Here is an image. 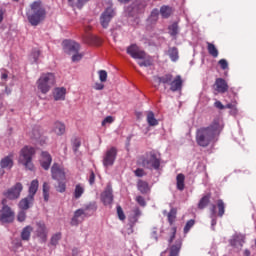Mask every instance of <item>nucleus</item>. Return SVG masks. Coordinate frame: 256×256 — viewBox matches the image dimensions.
<instances>
[{
	"instance_id": "nucleus-1",
	"label": "nucleus",
	"mask_w": 256,
	"mask_h": 256,
	"mask_svg": "<svg viewBox=\"0 0 256 256\" xmlns=\"http://www.w3.org/2000/svg\"><path fill=\"white\" fill-rule=\"evenodd\" d=\"M223 131V120L216 118L209 127L200 128L196 134V141L200 147H207L215 137Z\"/></svg>"
},
{
	"instance_id": "nucleus-2",
	"label": "nucleus",
	"mask_w": 256,
	"mask_h": 256,
	"mask_svg": "<svg viewBox=\"0 0 256 256\" xmlns=\"http://www.w3.org/2000/svg\"><path fill=\"white\" fill-rule=\"evenodd\" d=\"M45 17H47V11L45 10L43 3L40 0L33 2L30 5V10L27 12L29 23L33 27H37L39 23L45 21Z\"/></svg>"
},
{
	"instance_id": "nucleus-3",
	"label": "nucleus",
	"mask_w": 256,
	"mask_h": 256,
	"mask_svg": "<svg viewBox=\"0 0 256 256\" xmlns=\"http://www.w3.org/2000/svg\"><path fill=\"white\" fill-rule=\"evenodd\" d=\"M37 153V149L33 146L26 145L21 148L18 156V164L22 165L26 171H35V164H33V157Z\"/></svg>"
},
{
	"instance_id": "nucleus-4",
	"label": "nucleus",
	"mask_w": 256,
	"mask_h": 256,
	"mask_svg": "<svg viewBox=\"0 0 256 256\" xmlns=\"http://www.w3.org/2000/svg\"><path fill=\"white\" fill-rule=\"evenodd\" d=\"M155 83H163V85H169L171 91H181V87H183V80L178 75L173 78L171 74H165L161 77L154 78Z\"/></svg>"
},
{
	"instance_id": "nucleus-5",
	"label": "nucleus",
	"mask_w": 256,
	"mask_h": 256,
	"mask_svg": "<svg viewBox=\"0 0 256 256\" xmlns=\"http://www.w3.org/2000/svg\"><path fill=\"white\" fill-rule=\"evenodd\" d=\"M38 91L42 92L43 95H47L51 91L53 85H55V74L43 73L36 82Z\"/></svg>"
},
{
	"instance_id": "nucleus-6",
	"label": "nucleus",
	"mask_w": 256,
	"mask_h": 256,
	"mask_svg": "<svg viewBox=\"0 0 256 256\" xmlns=\"http://www.w3.org/2000/svg\"><path fill=\"white\" fill-rule=\"evenodd\" d=\"M3 207L0 210V222L1 223H13L15 220V212L11 207L5 205V200L2 201Z\"/></svg>"
},
{
	"instance_id": "nucleus-7",
	"label": "nucleus",
	"mask_w": 256,
	"mask_h": 256,
	"mask_svg": "<svg viewBox=\"0 0 256 256\" xmlns=\"http://www.w3.org/2000/svg\"><path fill=\"white\" fill-rule=\"evenodd\" d=\"M142 165L146 167V169H158L161 165V161L157 158L155 153L150 152L146 155V158L142 160Z\"/></svg>"
},
{
	"instance_id": "nucleus-8",
	"label": "nucleus",
	"mask_w": 256,
	"mask_h": 256,
	"mask_svg": "<svg viewBox=\"0 0 256 256\" xmlns=\"http://www.w3.org/2000/svg\"><path fill=\"white\" fill-rule=\"evenodd\" d=\"M115 159H117V148L111 147L108 149L103 156V166L107 169V167H113L115 163Z\"/></svg>"
},
{
	"instance_id": "nucleus-9",
	"label": "nucleus",
	"mask_w": 256,
	"mask_h": 256,
	"mask_svg": "<svg viewBox=\"0 0 256 256\" xmlns=\"http://www.w3.org/2000/svg\"><path fill=\"white\" fill-rule=\"evenodd\" d=\"M21 191H23V184L16 183L13 187L4 192L6 199L15 200L21 197Z\"/></svg>"
},
{
	"instance_id": "nucleus-10",
	"label": "nucleus",
	"mask_w": 256,
	"mask_h": 256,
	"mask_svg": "<svg viewBox=\"0 0 256 256\" xmlns=\"http://www.w3.org/2000/svg\"><path fill=\"white\" fill-rule=\"evenodd\" d=\"M146 4L145 2L138 0L132 4L129 8H127V13L130 17H136L140 13L145 11Z\"/></svg>"
},
{
	"instance_id": "nucleus-11",
	"label": "nucleus",
	"mask_w": 256,
	"mask_h": 256,
	"mask_svg": "<svg viewBox=\"0 0 256 256\" xmlns=\"http://www.w3.org/2000/svg\"><path fill=\"white\" fill-rule=\"evenodd\" d=\"M113 17H115V10H113V7L106 8L100 17V23L104 29L109 27V23H111V19H113Z\"/></svg>"
},
{
	"instance_id": "nucleus-12",
	"label": "nucleus",
	"mask_w": 256,
	"mask_h": 256,
	"mask_svg": "<svg viewBox=\"0 0 256 256\" xmlns=\"http://www.w3.org/2000/svg\"><path fill=\"white\" fill-rule=\"evenodd\" d=\"M52 178L56 181H65V168L59 164H53L51 168Z\"/></svg>"
},
{
	"instance_id": "nucleus-13",
	"label": "nucleus",
	"mask_w": 256,
	"mask_h": 256,
	"mask_svg": "<svg viewBox=\"0 0 256 256\" xmlns=\"http://www.w3.org/2000/svg\"><path fill=\"white\" fill-rule=\"evenodd\" d=\"M128 55H131L133 59H145L147 54L145 51L139 49V46L132 44L127 48Z\"/></svg>"
},
{
	"instance_id": "nucleus-14",
	"label": "nucleus",
	"mask_w": 256,
	"mask_h": 256,
	"mask_svg": "<svg viewBox=\"0 0 256 256\" xmlns=\"http://www.w3.org/2000/svg\"><path fill=\"white\" fill-rule=\"evenodd\" d=\"M39 161L42 169H45V171H47L51 167L53 158L51 157V154H49V152L43 151L41 152Z\"/></svg>"
},
{
	"instance_id": "nucleus-15",
	"label": "nucleus",
	"mask_w": 256,
	"mask_h": 256,
	"mask_svg": "<svg viewBox=\"0 0 256 256\" xmlns=\"http://www.w3.org/2000/svg\"><path fill=\"white\" fill-rule=\"evenodd\" d=\"M62 45L64 50L70 53H77L81 49V45L73 40H64Z\"/></svg>"
},
{
	"instance_id": "nucleus-16",
	"label": "nucleus",
	"mask_w": 256,
	"mask_h": 256,
	"mask_svg": "<svg viewBox=\"0 0 256 256\" xmlns=\"http://www.w3.org/2000/svg\"><path fill=\"white\" fill-rule=\"evenodd\" d=\"M101 201L104 205H111L113 203V189L107 186L101 194Z\"/></svg>"
},
{
	"instance_id": "nucleus-17",
	"label": "nucleus",
	"mask_w": 256,
	"mask_h": 256,
	"mask_svg": "<svg viewBox=\"0 0 256 256\" xmlns=\"http://www.w3.org/2000/svg\"><path fill=\"white\" fill-rule=\"evenodd\" d=\"M31 139L35 145H46L47 144V137L41 135V132L38 130H33Z\"/></svg>"
},
{
	"instance_id": "nucleus-18",
	"label": "nucleus",
	"mask_w": 256,
	"mask_h": 256,
	"mask_svg": "<svg viewBox=\"0 0 256 256\" xmlns=\"http://www.w3.org/2000/svg\"><path fill=\"white\" fill-rule=\"evenodd\" d=\"M83 42L86 43V45H101V38L93 35L86 33L83 37Z\"/></svg>"
},
{
	"instance_id": "nucleus-19",
	"label": "nucleus",
	"mask_w": 256,
	"mask_h": 256,
	"mask_svg": "<svg viewBox=\"0 0 256 256\" xmlns=\"http://www.w3.org/2000/svg\"><path fill=\"white\" fill-rule=\"evenodd\" d=\"M65 131H66L65 123L61 121L54 122L52 126V133H54L58 137H61V135H65Z\"/></svg>"
},
{
	"instance_id": "nucleus-20",
	"label": "nucleus",
	"mask_w": 256,
	"mask_h": 256,
	"mask_svg": "<svg viewBox=\"0 0 256 256\" xmlns=\"http://www.w3.org/2000/svg\"><path fill=\"white\" fill-rule=\"evenodd\" d=\"M214 87H215V91H217V93H226V91H228V89H229L227 82L222 78L216 79Z\"/></svg>"
},
{
	"instance_id": "nucleus-21",
	"label": "nucleus",
	"mask_w": 256,
	"mask_h": 256,
	"mask_svg": "<svg viewBox=\"0 0 256 256\" xmlns=\"http://www.w3.org/2000/svg\"><path fill=\"white\" fill-rule=\"evenodd\" d=\"M66 95H67V88L65 87H57L53 91V97L55 101H65Z\"/></svg>"
},
{
	"instance_id": "nucleus-22",
	"label": "nucleus",
	"mask_w": 256,
	"mask_h": 256,
	"mask_svg": "<svg viewBox=\"0 0 256 256\" xmlns=\"http://www.w3.org/2000/svg\"><path fill=\"white\" fill-rule=\"evenodd\" d=\"M243 243H245V236L241 234L234 235L233 238L230 240V245H232V247H235L236 249H241V247H243Z\"/></svg>"
},
{
	"instance_id": "nucleus-23",
	"label": "nucleus",
	"mask_w": 256,
	"mask_h": 256,
	"mask_svg": "<svg viewBox=\"0 0 256 256\" xmlns=\"http://www.w3.org/2000/svg\"><path fill=\"white\" fill-rule=\"evenodd\" d=\"M13 153L9 154L8 156L4 157L0 161L1 169H12L13 168Z\"/></svg>"
},
{
	"instance_id": "nucleus-24",
	"label": "nucleus",
	"mask_w": 256,
	"mask_h": 256,
	"mask_svg": "<svg viewBox=\"0 0 256 256\" xmlns=\"http://www.w3.org/2000/svg\"><path fill=\"white\" fill-rule=\"evenodd\" d=\"M36 233L42 241H47V228L45 227V223L43 222L37 223Z\"/></svg>"
},
{
	"instance_id": "nucleus-25",
	"label": "nucleus",
	"mask_w": 256,
	"mask_h": 256,
	"mask_svg": "<svg viewBox=\"0 0 256 256\" xmlns=\"http://www.w3.org/2000/svg\"><path fill=\"white\" fill-rule=\"evenodd\" d=\"M33 201H35V198L31 195H28L26 198L22 199L19 202V207L23 211H27V209H29V207H31V205H33Z\"/></svg>"
},
{
	"instance_id": "nucleus-26",
	"label": "nucleus",
	"mask_w": 256,
	"mask_h": 256,
	"mask_svg": "<svg viewBox=\"0 0 256 256\" xmlns=\"http://www.w3.org/2000/svg\"><path fill=\"white\" fill-rule=\"evenodd\" d=\"M83 219H85V210L83 209H78L75 213H74V217L72 218V225H79V223H81V221H83Z\"/></svg>"
},
{
	"instance_id": "nucleus-27",
	"label": "nucleus",
	"mask_w": 256,
	"mask_h": 256,
	"mask_svg": "<svg viewBox=\"0 0 256 256\" xmlns=\"http://www.w3.org/2000/svg\"><path fill=\"white\" fill-rule=\"evenodd\" d=\"M83 193H85V185L77 184L74 189V197L76 199H81V197L83 196Z\"/></svg>"
},
{
	"instance_id": "nucleus-28",
	"label": "nucleus",
	"mask_w": 256,
	"mask_h": 256,
	"mask_svg": "<svg viewBox=\"0 0 256 256\" xmlns=\"http://www.w3.org/2000/svg\"><path fill=\"white\" fill-rule=\"evenodd\" d=\"M39 189V180H33L31 183H30V186H29V194L28 195H31V197H35V194L37 193Z\"/></svg>"
},
{
	"instance_id": "nucleus-29",
	"label": "nucleus",
	"mask_w": 256,
	"mask_h": 256,
	"mask_svg": "<svg viewBox=\"0 0 256 256\" xmlns=\"http://www.w3.org/2000/svg\"><path fill=\"white\" fill-rule=\"evenodd\" d=\"M207 49H208V53H209V55H211V57H214V58L219 57V50L217 49V47L214 46L213 43L207 42Z\"/></svg>"
},
{
	"instance_id": "nucleus-30",
	"label": "nucleus",
	"mask_w": 256,
	"mask_h": 256,
	"mask_svg": "<svg viewBox=\"0 0 256 256\" xmlns=\"http://www.w3.org/2000/svg\"><path fill=\"white\" fill-rule=\"evenodd\" d=\"M147 123L150 127H157V125H159V121L155 119V114L153 112L147 113Z\"/></svg>"
},
{
	"instance_id": "nucleus-31",
	"label": "nucleus",
	"mask_w": 256,
	"mask_h": 256,
	"mask_svg": "<svg viewBox=\"0 0 256 256\" xmlns=\"http://www.w3.org/2000/svg\"><path fill=\"white\" fill-rule=\"evenodd\" d=\"M33 231V227L31 226H26L21 233V237L23 241H29L31 237V232Z\"/></svg>"
},
{
	"instance_id": "nucleus-32",
	"label": "nucleus",
	"mask_w": 256,
	"mask_h": 256,
	"mask_svg": "<svg viewBox=\"0 0 256 256\" xmlns=\"http://www.w3.org/2000/svg\"><path fill=\"white\" fill-rule=\"evenodd\" d=\"M181 240H178L175 245L170 249V256H179V251H181Z\"/></svg>"
},
{
	"instance_id": "nucleus-33",
	"label": "nucleus",
	"mask_w": 256,
	"mask_h": 256,
	"mask_svg": "<svg viewBox=\"0 0 256 256\" xmlns=\"http://www.w3.org/2000/svg\"><path fill=\"white\" fill-rule=\"evenodd\" d=\"M176 181H177V189H179V191H183L185 189V175L178 174L176 177Z\"/></svg>"
},
{
	"instance_id": "nucleus-34",
	"label": "nucleus",
	"mask_w": 256,
	"mask_h": 256,
	"mask_svg": "<svg viewBox=\"0 0 256 256\" xmlns=\"http://www.w3.org/2000/svg\"><path fill=\"white\" fill-rule=\"evenodd\" d=\"M211 214H210V218L212 219L211 225H212V229H215V225H217V206L213 205L211 208Z\"/></svg>"
},
{
	"instance_id": "nucleus-35",
	"label": "nucleus",
	"mask_w": 256,
	"mask_h": 256,
	"mask_svg": "<svg viewBox=\"0 0 256 256\" xmlns=\"http://www.w3.org/2000/svg\"><path fill=\"white\" fill-rule=\"evenodd\" d=\"M168 55L171 59V61H178L179 59V50H177V48L172 47L168 50Z\"/></svg>"
},
{
	"instance_id": "nucleus-36",
	"label": "nucleus",
	"mask_w": 256,
	"mask_h": 256,
	"mask_svg": "<svg viewBox=\"0 0 256 256\" xmlns=\"http://www.w3.org/2000/svg\"><path fill=\"white\" fill-rule=\"evenodd\" d=\"M138 190L142 193H147L149 191V183L143 180H139L137 184Z\"/></svg>"
},
{
	"instance_id": "nucleus-37",
	"label": "nucleus",
	"mask_w": 256,
	"mask_h": 256,
	"mask_svg": "<svg viewBox=\"0 0 256 256\" xmlns=\"http://www.w3.org/2000/svg\"><path fill=\"white\" fill-rule=\"evenodd\" d=\"M171 13H173V10L169 6H162L160 9V14L165 19H167V17H169L171 15Z\"/></svg>"
},
{
	"instance_id": "nucleus-38",
	"label": "nucleus",
	"mask_w": 256,
	"mask_h": 256,
	"mask_svg": "<svg viewBox=\"0 0 256 256\" xmlns=\"http://www.w3.org/2000/svg\"><path fill=\"white\" fill-rule=\"evenodd\" d=\"M176 218H177V210L175 208H172L168 213V221L170 225H173V223H175Z\"/></svg>"
},
{
	"instance_id": "nucleus-39",
	"label": "nucleus",
	"mask_w": 256,
	"mask_h": 256,
	"mask_svg": "<svg viewBox=\"0 0 256 256\" xmlns=\"http://www.w3.org/2000/svg\"><path fill=\"white\" fill-rule=\"evenodd\" d=\"M168 30H169V34L172 37H175L179 33V26L177 25V23H173L168 27Z\"/></svg>"
},
{
	"instance_id": "nucleus-40",
	"label": "nucleus",
	"mask_w": 256,
	"mask_h": 256,
	"mask_svg": "<svg viewBox=\"0 0 256 256\" xmlns=\"http://www.w3.org/2000/svg\"><path fill=\"white\" fill-rule=\"evenodd\" d=\"M51 187L49 186V183L44 182L43 184V197H44V201H49V191H50Z\"/></svg>"
},
{
	"instance_id": "nucleus-41",
	"label": "nucleus",
	"mask_w": 256,
	"mask_h": 256,
	"mask_svg": "<svg viewBox=\"0 0 256 256\" xmlns=\"http://www.w3.org/2000/svg\"><path fill=\"white\" fill-rule=\"evenodd\" d=\"M40 55H41V52L39 50L37 49L33 50L32 53L30 54V61L32 63H37Z\"/></svg>"
},
{
	"instance_id": "nucleus-42",
	"label": "nucleus",
	"mask_w": 256,
	"mask_h": 256,
	"mask_svg": "<svg viewBox=\"0 0 256 256\" xmlns=\"http://www.w3.org/2000/svg\"><path fill=\"white\" fill-rule=\"evenodd\" d=\"M217 207L219 209V212H218L219 217H223V215H225V203L223 202V200L217 201Z\"/></svg>"
},
{
	"instance_id": "nucleus-43",
	"label": "nucleus",
	"mask_w": 256,
	"mask_h": 256,
	"mask_svg": "<svg viewBox=\"0 0 256 256\" xmlns=\"http://www.w3.org/2000/svg\"><path fill=\"white\" fill-rule=\"evenodd\" d=\"M209 204V196H204L198 203L199 209H205L206 205Z\"/></svg>"
},
{
	"instance_id": "nucleus-44",
	"label": "nucleus",
	"mask_w": 256,
	"mask_h": 256,
	"mask_svg": "<svg viewBox=\"0 0 256 256\" xmlns=\"http://www.w3.org/2000/svg\"><path fill=\"white\" fill-rule=\"evenodd\" d=\"M58 186L56 187V190L58 193H65L67 186L65 185V181H58Z\"/></svg>"
},
{
	"instance_id": "nucleus-45",
	"label": "nucleus",
	"mask_w": 256,
	"mask_h": 256,
	"mask_svg": "<svg viewBox=\"0 0 256 256\" xmlns=\"http://www.w3.org/2000/svg\"><path fill=\"white\" fill-rule=\"evenodd\" d=\"M88 3L89 0H77V2L74 4V7H76V9H83V7H85V5Z\"/></svg>"
},
{
	"instance_id": "nucleus-46",
	"label": "nucleus",
	"mask_w": 256,
	"mask_h": 256,
	"mask_svg": "<svg viewBox=\"0 0 256 256\" xmlns=\"http://www.w3.org/2000/svg\"><path fill=\"white\" fill-rule=\"evenodd\" d=\"M115 121V117L113 116H107L106 118H104V120L102 121V127H105L107 125H111V123H113Z\"/></svg>"
},
{
	"instance_id": "nucleus-47",
	"label": "nucleus",
	"mask_w": 256,
	"mask_h": 256,
	"mask_svg": "<svg viewBox=\"0 0 256 256\" xmlns=\"http://www.w3.org/2000/svg\"><path fill=\"white\" fill-rule=\"evenodd\" d=\"M61 241V233H56L51 238V245H57Z\"/></svg>"
},
{
	"instance_id": "nucleus-48",
	"label": "nucleus",
	"mask_w": 256,
	"mask_h": 256,
	"mask_svg": "<svg viewBox=\"0 0 256 256\" xmlns=\"http://www.w3.org/2000/svg\"><path fill=\"white\" fill-rule=\"evenodd\" d=\"M98 75H99V80L101 81V83H105V81H107V71L100 70V71H98Z\"/></svg>"
},
{
	"instance_id": "nucleus-49",
	"label": "nucleus",
	"mask_w": 256,
	"mask_h": 256,
	"mask_svg": "<svg viewBox=\"0 0 256 256\" xmlns=\"http://www.w3.org/2000/svg\"><path fill=\"white\" fill-rule=\"evenodd\" d=\"M25 219H27V214L25 213V210H21V211L18 213L17 220H18L20 223H23V221H25Z\"/></svg>"
},
{
	"instance_id": "nucleus-50",
	"label": "nucleus",
	"mask_w": 256,
	"mask_h": 256,
	"mask_svg": "<svg viewBox=\"0 0 256 256\" xmlns=\"http://www.w3.org/2000/svg\"><path fill=\"white\" fill-rule=\"evenodd\" d=\"M193 225H195V220H189L184 227V233L191 231V228L193 227Z\"/></svg>"
},
{
	"instance_id": "nucleus-51",
	"label": "nucleus",
	"mask_w": 256,
	"mask_h": 256,
	"mask_svg": "<svg viewBox=\"0 0 256 256\" xmlns=\"http://www.w3.org/2000/svg\"><path fill=\"white\" fill-rule=\"evenodd\" d=\"M226 109H231L230 110L231 115H237V106H235V104H231V103L227 104Z\"/></svg>"
},
{
	"instance_id": "nucleus-52",
	"label": "nucleus",
	"mask_w": 256,
	"mask_h": 256,
	"mask_svg": "<svg viewBox=\"0 0 256 256\" xmlns=\"http://www.w3.org/2000/svg\"><path fill=\"white\" fill-rule=\"evenodd\" d=\"M117 215L120 221H125V213L123 212V208H121V206H117Z\"/></svg>"
},
{
	"instance_id": "nucleus-53",
	"label": "nucleus",
	"mask_w": 256,
	"mask_h": 256,
	"mask_svg": "<svg viewBox=\"0 0 256 256\" xmlns=\"http://www.w3.org/2000/svg\"><path fill=\"white\" fill-rule=\"evenodd\" d=\"M158 17H159V10L158 9L152 10L150 15V21H157Z\"/></svg>"
},
{
	"instance_id": "nucleus-54",
	"label": "nucleus",
	"mask_w": 256,
	"mask_h": 256,
	"mask_svg": "<svg viewBox=\"0 0 256 256\" xmlns=\"http://www.w3.org/2000/svg\"><path fill=\"white\" fill-rule=\"evenodd\" d=\"M0 73H1V80L7 81V79L9 78V71H7L5 69H1Z\"/></svg>"
},
{
	"instance_id": "nucleus-55",
	"label": "nucleus",
	"mask_w": 256,
	"mask_h": 256,
	"mask_svg": "<svg viewBox=\"0 0 256 256\" xmlns=\"http://www.w3.org/2000/svg\"><path fill=\"white\" fill-rule=\"evenodd\" d=\"M152 64L151 59L148 60H140L138 62V65H140V67H150V65Z\"/></svg>"
},
{
	"instance_id": "nucleus-56",
	"label": "nucleus",
	"mask_w": 256,
	"mask_h": 256,
	"mask_svg": "<svg viewBox=\"0 0 256 256\" xmlns=\"http://www.w3.org/2000/svg\"><path fill=\"white\" fill-rule=\"evenodd\" d=\"M218 64L220 65L221 69L225 70L229 67V63L225 59L219 60Z\"/></svg>"
},
{
	"instance_id": "nucleus-57",
	"label": "nucleus",
	"mask_w": 256,
	"mask_h": 256,
	"mask_svg": "<svg viewBox=\"0 0 256 256\" xmlns=\"http://www.w3.org/2000/svg\"><path fill=\"white\" fill-rule=\"evenodd\" d=\"M83 59V54L76 53L72 56V61L74 63H77L78 61H81Z\"/></svg>"
},
{
	"instance_id": "nucleus-58",
	"label": "nucleus",
	"mask_w": 256,
	"mask_h": 256,
	"mask_svg": "<svg viewBox=\"0 0 256 256\" xmlns=\"http://www.w3.org/2000/svg\"><path fill=\"white\" fill-rule=\"evenodd\" d=\"M214 107H216V109H220V110L227 109V106L223 105V103H221V101H219V100H217L214 103Z\"/></svg>"
},
{
	"instance_id": "nucleus-59",
	"label": "nucleus",
	"mask_w": 256,
	"mask_h": 256,
	"mask_svg": "<svg viewBox=\"0 0 256 256\" xmlns=\"http://www.w3.org/2000/svg\"><path fill=\"white\" fill-rule=\"evenodd\" d=\"M136 201L138 204L141 205V207H145V198H143L142 196H137Z\"/></svg>"
},
{
	"instance_id": "nucleus-60",
	"label": "nucleus",
	"mask_w": 256,
	"mask_h": 256,
	"mask_svg": "<svg viewBox=\"0 0 256 256\" xmlns=\"http://www.w3.org/2000/svg\"><path fill=\"white\" fill-rule=\"evenodd\" d=\"M135 175L136 177H143V175H145V171L141 168H138L137 170H135Z\"/></svg>"
},
{
	"instance_id": "nucleus-61",
	"label": "nucleus",
	"mask_w": 256,
	"mask_h": 256,
	"mask_svg": "<svg viewBox=\"0 0 256 256\" xmlns=\"http://www.w3.org/2000/svg\"><path fill=\"white\" fill-rule=\"evenodd\" d=\"M105 88V85H103V83H96L94 85V89H96V91H102V89Z\"/></svg>"
},
{
	"instance_id": "nucleus-62",
	"label": "nucleus",
	"mask_w": 256,
	"mask_h": 256,
	"mask_svg": "<svg viewBox=\"0 0 256 256\" xmlns=\"http://www.w3.org/2000/svg\"><path fill=\"white\" fill-rule=\"evenodd\" d=\"M89 183L90 185H93L95 183V173L93 172L90 173Z\"/></svg>"
},
{
	"instance_id": "nucleus-63",
	"label": "nucleus",
	"mask_w": 256,
	"mask_h": 256,
	"mask_svg": "<svg viewBox=\"0 0 256 256\" xmlns=\"http://www.w3.org/2000/svg\"><path fill=\"white\" fill-rule=\"evenodd\" d=\"M175 233H177V228L176 227H173L172 228V236L170 238V243L173 242V239H175Z\"/></svg>"
},
{
	"instance_id": "nucleus-64",
	"label": "nucleus",
	"mask_w": 256,
	"mask_h": 256,
	"mask_svg": "<svg viewBox=\"0 0 256 256\" xmlns=\"http://www.w3.org/2000/svg\"><path fill=\"white\" fill-rule=\"evenodd\" d=\"M79 147H81V141L76 140L74 142V151H77V149H79Z\"/></svg>"
}]
</instances>
